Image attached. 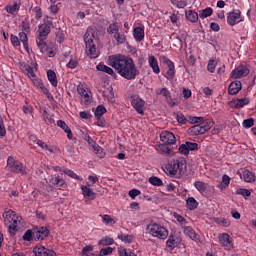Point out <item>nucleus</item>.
Here are the masks:
<instances>
[{
  "label": "nucleus",
  "mask_w": 256,
  "mask_h": 256,
  "mask_svg": "<svg viewBox=\"0 0 256 256\" xmlns=\"http://www.w3.org/2000/svg\"><path fill=\"white\" fill-rule=\"evenodd\" d=\"M108 64L110 67H113L117 73L131 81L135 79L139 75V70H137V66H135V62L125 55H112L108 57Z\"/></svg>",
  "instance_id": "nucleus-1"
},
{
  "label": "nucleus",
  "mask_w": 256,
  "mask_h": 256,
  "mask_svg": "<svg viewBox=\"0 0 256 256\" xmlns=\"http://www.w3.org/2000/svg\"><path fill=\"white\" fill-rule=\"evenodd\" d=\"M108 64L110 67H113L117 73L131 81L135 79L139 75V70H137V66H135V62L125 55H112L108 57Z\"/></svg>",
  "instance_id": "nucleus-2"
},
{
  "label": "nucleus",
  "mask_w": 256,
  "mask_h": 256,
  "mask_svg": "<svg viewBox=\"0 0 256 256\" xmlns=\"http://www.w3.org/2000/svg\"><path fill=\"white\" fill-rule=\"evenodd\" d=\"M3 219L4 223L8 227V231L13 237L19 229H21V221H23V218L15 213L13 210H8L3 213Z\"/></svg>",
  "instance_id": "nucleus-3"
},
{
  "label": "nucleus",
  "mask_w": 256,
  "mask_h": 256,
  "mask_svg": "<svg viewBox=\"0 0 256 256\" xmlns=\"http://www.w3.org/2000/svg\"><path fill=\"white\" fill-rule=\"evenodd\" d=\"M187 161L183 157H179L171 161L164 169L166 175L170 177H181L183 169H185Z\"/></svg>",
  "instance_id": "nucleus-4"
},
{
  "label": "nucleus",
  "mask_w": 256,
  "mask_h": 256,
  "mask_svg": "<svg viewBox=\"0 0 256 256\" xmlns=\"http://www.w3.org/2000/svg\"><path fill=\"white\" fill-rule=\"evenodd\" d=\"M146 233L151 237L165 241L169 237V229L157 222H150L146 226Z\"/></svg>",
  "instance_id": "nucleus-5"
},
{
  "label": "nucleus",
  "mask_w": 256,
  "mask_h": 256,
  "mask_svg": "<svg viewBox=\"0 0 256 256\" xmlns=\"http://www.w3.org/2000/svg\"><path fill=\"white\" fill-rule=\"evenodd\" d=\"M94 39L95 30L93 28H88L84 34V43L86 53L91 59H97V57H99V51H97V47L95 46V43H93Z\"/></svg>",
  "instance_id": "nucleus-6"
},
{
  "label": "nucleus",
  "mask_w": 256,
  "mask_h": 256,
  "mask_svg": "<svg viewBox=\"0 0 256 256\" xmlns=\"http://www.w3.org/2000/svg\"><path fill=\"white\" fill-rule=\"evenodd\" d=\"M20 69L21 71L26 73V75H28L32 83L35 85V87H37L38 89H41L44 86L43 80L37 78V76L35 75V71L33 70V67H31L25 62H21Z\"/></svg>",
  "instance_id": "nucleus-7"
},
{
  "label": "nucleus",
  "mask_w": 256,
  "mask_h": 256,
  "mask_svg": "<svg viewBox=\"0 0 256 256\" xmlns=\"http://www.w3.org/2000/svg\"><path fill=\"white\" fill-rule=\"evenodd\" d=\"M227 23L230 27H235L239 23L243 22V16H241V10L234 9L231 12L227 13Z\"/></svg>",
  "instance_id": "nucleus-8"
},
{
  "label": "nucleus",
  "mask_w": 256,
  "mask_h": 256,
  "mask_svg": "<svg viewBox=\"0 0 256 256\" xmlns=\"http://www.w3.org/2000/svg\"><path fill=\"white\" fill-rule=\"evenodd\" d=\"M7 166L14 173H19L20 175H27V171L25 170V166L21 162H16L14 157H8Z\"/></svg>",
  "instance_id": "nucleus-9"
},
{
  "label": "nucleus",
  "mask_w": 256,
  "mask_h": 256,
  "mask_svg": "<svg viewBox=\"0 0 256 256\" xmlns=\"http://www.w3.org/2000/svg\"><path fill=\"white\" fill-rule=\"evenodd\" d=\"M77 92L78 95H80L81 101L84 103V105H89V103H91V91H89L87 85L79 84L77 86Z\"/></svg>",
  "instance_id": "nucleus-10"
},
{
  "label": "nucleus",
  "mask_w": 256,
  "mask_h": 256,
  "mask_svg": "<svg viewBox=\"0 0 256 256\" xmlns=\"http://www.w3.org/2000/svg\"><path fill=\"white\" fill-rule=\"evenodd\" d=\"M161 59L162 63L168 67L164 77L168 80L173 79V77H175V63H173V61H171L167 56H162Z\"/></svg>",
  "instance_id": "nucleus-11"
},
{
  "label": "nucleus",
  "mask_w": 256,
  "mask_h": 256,
  "mask_svg": "<svg viewBox=\"0 0 256 256\" xmlns=\"http://www.w3.org/2000/svg\"><path fill=\"white\" fill-rule=\"evenodd\" d=\"M197 149H199V144L195 142H185L179 146L178 151L181 155L187 156L190 151H197Z\"/></svg>",
  "instance_id": "nucleus-12"
},
{
  "label": "nucleus",
  "mask_w": 256,
  "mask_h": 256,
  "mask_svg": "<svg viewBox=\"0 0 256 256\" xmlns=\"http://www.w3.org/2000/svg\"><path fill=\"white\" fill-rule=\"evenodd\" d=\"M49 237V229L47 227H36L33 230V240L34 241H43Z\"/></svg>",
  "instance_id": "nucleus-13"
},
{
  "label": "nucleus",
  "mask_w": 256,
  "mask_h": 256,
  "mask_svg": "<svg viewBox=\"0 0 256 256\" xmlns=\"http://www.w3.org/2000/svg\"><path fill=\"white\" fill-rule=\"evenodd\" d=\"M160 141H162V143H165V145H175V143H177L175 134L169 131H162L160 133Z\"/></svg>",
  "instance_id": "nucleus-14"
},
{
  "label": "nucleus",
  "mask_w": 256,
  "mask_h": 256,
  "mask_svg": "<svg viewBox=\"0 0 256 256\" xmlns=\"http://www.w3.org/2000/svg\"><path fill=\"white\" fill-rule=\"evenodd\" d=\"M33 253L36 256H57L55 251L41 245L35 246L33 249Z\"/></svg>",
  "instance_id": "nucleus-15"
},
{
  "label": "nucleus",
  "mask_w": 256,
  "mask_h": 256,
  "mask_svg": "<svg viewBox=\"0 0 256 256\" xmlns=\"http://www.w3.org/2000/svg\"><path fill=\"white\" fill-rule=\"evenodd\" d=\"M247 75H249V68L243 65L238 66L231 73L232 79H241V77H245Z\"/></svg>",
  "instance_id": "nucleus-16"
},
{
  "label": "nucleus",
  "mask_w": 256,
  "mask_h": 256,
  "mask_svg": "<svg viewBox=\"0 0 256 256\" xmlns=\"http://www.w3.org/2000/svg\"><path fill=\"white\" fill-rule=\"evenodd\" d=\"M251 103V99L249 97L245 98H236L230 102V105L234 109H242V107H245Z\"/></svg>",
  "instance_id": "nucleus-17"
},
{
  "label": "nucleus",
  "mask_w": 256,
  "mask_h": 256,
  "mask_svg": "<svg viewBox=\"0 0 256 256\" xmlns=\"http://www.w3.org/2000/svg\"><path fill=\"white\" fill-rule=\"evenodd\" d=\"M131 105L132 107L135 108V110L137 111V113H139V115H144L145 114V100L141 99V98H134L131 101Z\"/></svg>",
  "instance_id": "nucleus-18"
},
{
  "label": "nucleus",
  "mask_w": 256,
  "mask_h": 256,
  "mask_svg": "<svg viewBox=\"0 0 256 256\" xmlns=\"http://www.w3.org/2000/svg\"><path fill=\"white\" fill-rule=\"evenodd\" d=\"M82 195L85 199H89L90 201H93L95 197H97V194L91 189V185L87 183L86 185L81 186Z\"/></svg>",
  "instance_id": "nucleus-19"
},
{
  "label": "nucleus",
  "mask_w": 256,
  "mask_h": 256,
  "mask_svg": "<svg viewBox=\"0 0 256 256\" xmlns=\"http://www.w3.org/2000/svg\"><path fill=\"white\" fill-rule=\"evenodd\" d=\"M220 243L227 251H231V249H233V239L227 233H223L221 235Z\"/></svg>",
  "instance_id": "nucleus-20"
},
{
  "label": "nucleus",
  "mask_w": 256,
  "mask_h": 256,
  "mask_svg": "<svg viewBox=\"0 0 256 256\" xmlns=\"http://www.w3.org/2000/svg\"><path fill=\"white\" fill-rule=\"evenodd\" d=\"M148 65L149 67H151L155 75H159L161 73V68H159V61L157 60V58H155V56L148 57Z\"/></svg>",
  "instance_id": "nucleus-21"
},
{
  "label": "nucleus",
  "mask_w": 256,
  "mask_h": 256,
  "mask_svg": "<svg viewBox=\"0 0 256 256\" xmlns=\"http://www.w3.org/2000/svg\"><path fill=\"white\" fill-rule=\"evenodd\" d=\"M50 183L58 187V189H60L61 191H65V189H67V183L59 175L56 177H52L50 179Z\"/></svg>",
  "instance_id": "nucleus-22"
},
{
  "label": "nucleus",
  "mask_w": 256,
  "mask_h": 256,
  "mask_svg": "<svg viewBox=\"0 0 256 256\" xmlns=\"http://www.w3.org/2000/svg\"><path fill=\"white\" fill-rule=\"evenodd\" d=\"M133 37L135 41L138 43L143 41L145 39V27L144 26H138L133 29Z\"/></svg>",
  "instance_id": "nucleus-23"
},
{
  "label": "nucleus",
  "mask_w": 256,
  "mask_h": 256,
  "mask_svg": "<svg viewBox=\"0 0 256 256\" xmlns=\"http://www.w3.org/2000/svg\"><path fill=\"white\" fill-rule=\"evenodd\" d=\"M240 179H243L245 183H255L256 176H255V173L249 170H244L242 174H240Z\"/></svg>",
  "instance_id": "nucleus-24"
},
{
  "label": "nucleus",
  "mask_w": 256,
  "mask_h": 256,
  "mask_svg": "<svg viewBox=\"0 0 256 256\" xmlns=\"http://www.w3.org/2000/svg\"><path fill=\"white\" fill-rule=\"evenodd\" d=\"M242 88L243 85L241 84V81H233L228 87V93L229 95H237Z\"/></svg>",
  "instance_id": "nucleus-25"
},
{
  "label": "nucleus",
  "mask_w": 256,
  "mask_h": 256,
  "mask_svg": "<svg viewBox=\"0 0 256 256\" xmlns=\"http://www.w3.org/2000/svg\"><path fill=\"white\" fill-rule=\"evenodd\" d=\"M183 233L186 235V237H189L192 241H197V232H195V229L191 226H184Z\"/></svg>",
  "instance_id": "nucleus-26"
},
{
  "label": "nucleus",
  "mask_w": 256,
  "mask_h": 256,
  "mask_svg": "<svg viewBox=\"0 0 256 256\" xmlns=\"http://www.w3.org/2000/svg\"><path fill=\"white\" fill-rule=\"evenodd\" d=\"M194 187L201 195H205V193H207V190L209 189V184L203 181H195Z\"/></svg>",
  "instance_id": "nucleus-27"
},
{
  "label": "nucleus",
  "mask_w": 256,
  "mask_h": 256,
  "mask_svg": "<svg viewBox=\"0 0 256 256\" xmlns=\"http://www.w3.org/2000/svg\"><path fill=\"white\" fill-rule=\"evenodd\" d=\"M39 37L38 39H47V35L51 33V28L47 25L41 24L38 28Z\"/></svg>",
  "instance_id": "nucleus-28"
},
{
  "label": "nucleus",
  "mask_w": 256,
  "mask_h": 256,
  "mask_svg": "<svg viewBox=\"0 0 256 256\" xmlns=\"http://www.w3.org/2000/svg\"><path fill=\"white\" fill-rule=\"evenodd\" d=\"M185 17L190 23H197L199 21V13L194 10H188L185 12Z\"/></svg>",
  "instance_id": "nucleus-29"
},
{
  "label": "nucleus",
  "mask_w": 256,
  "mask_h": 256,
  "mask_svg": "<svg viewBox=\"0 0 256 256\" xmlns=\"http://www.w3.org/2000/svg\"><path fill=\"white\" fill-rule=\"evenodd\" d=\"M190 131L193 133V135H203L207 133V128H205L203 123H201L190 128Z\"/></svg>",
  "instance_id": "nucleus-30"
},
{
  "label": "nucleus",
  "mask_w": 256,
  "mask_h": 256,
  "mask_svg": "<svg viewBox=\"0 0 256 256\" xmlns=\"http://www.w3.org/2000/svg\"><path fill=\"white\" fill-rule=\"evenodd\" d=\"M156 151L167 155L168 157L173 156V150L167 146V144H160L157 146Z\"/></svg>",
  "instance_id": "nucleus-31"
},
{
  "label": "nucleus",
  "mask_w": 256,
  "mask_h": 256,
  "mask_svg": "<svg viewBox=\"0 0 256 256\" xmlns=\"http://www.w3.org/2000/svg\"><path fill=\"white\" fill-rule=\"evenodd\" d=\"M40 113H42V119L45 121V123L52 125V123H55V120L53 119V115H51L47 108L41 109Z\"/></svg>",
  "instance_id": "nucleus-32"
},
{
  "label": "nucleus",
  "mask_w": 256,
  "mask_h": 256,
  "mask_svg": "<svg viewBox=\"0 0 256 256\" xmlns=\"http://www.w3.org/2000/svg\"><path fill=\"white\" fill-rule=\"evenodd\" d=\"M97 71H101L102 73H107L108 75H115V71L113 70V68L103 64V63H99L96 66Z\"/></svg>",
  "instance_id": "nucleus-33"
},
{
  "label": "nucleus",
  "mask_w": 256,
  "mask_h": 256,
  "mask_svg": "<svg viewBox=\"0 0 256 256\" xmlns=\"http://www.w3.org/2000/svg\"><path fill=\"white\" fill-rule=\"evenodd\" d=\"M48 81L51 83L52 87H57L59 82L57 81V74L53 70L47 71Z\"/></svg>",
  "instance_id": "nucleus-34"
},
{
  "label": "nucleus",
  "mask_w": 256,
  "mask_h": 256,
  "mask_svg": "<svg viewBox=\"0 0 256 256\" xmlns=\"http://www.w3.org/2000/svg\"><path fill=\"white\" fill-rule=\"evenodd\" d=\"M231 183V177H229V175L224 174L222 176V181L221 183L218 185V189H227V187H229V184Z\"/></svg>",
  "instance_id": "nucleus-35"
},
{
  "label": "nucleus",
  "mask_w": 256,
  "mask_h": 256,
  "mask_svg": "<svg viewBox=\"0 0 256 256\" xmlns=\"http://www.w3.org/2000/svg\"><path fill=\"white\" fill-rule=\"evenodd\" d=\"M173 217L176 219L178 225H180L182 229L187 226V219H185V217H183L181 214L174 212Z\"/></svg>",
  "instance_id": "nucleus-36"
},
{
  "label": "nucleus",
  "mask_w": 256,
  "mask_h": 256,
  "mask_svg": "<svg viewBox=\"0 0 256 256\" xmlns=\"http://www.w3.org/2000/svg\"><path fill=\"white\" fill-rule=\"evenodd\" d=\"M37 47L40 49V52L47 53L49 51V48H47V43L45 42V39L38 38L36 40Z\"/></svg>",
  "instance_id": "nucleus-37"
},
{
  "label": "nucleus",
  "mask_w": 256,
  "mask_h": 256,
  "mask_svg": "<svg viewBox=\"0 0 256 256\" xmlns=\"http://www.w3.org/2000/svg\"><path fill=\"white\" fill-rule=\"evenodd\" d=\"M20 8L21 6H19L18 3H14L12 5H7L5 7V11L9 13V15H15V13H17V11H19Z\"/></svg>",
  "instance_id": "nucleus-38"
},
{
  "label": "nucleus",
  "mask_w": 256,
  "mask_h": 256,
  "mask_svg": "<svg viewBox=\"0 0 256 256\" xmlns=\"http://www.w3.org/2000/svg\"><path fill=\"white\" fill-rule=\"evenodd\" d=\"M186 205H187L188 209H190V211H193V210L197 209V207H199V202H197V200H195L193 197H189L186 200Z\"/></svg>",
  "instance_id": "nucleus-39"
},
{
  "label": "nucleus",
  "mask_w": 256,
  "mask_h": 256,
  "mask_svg": "<svg viewBox=\"0 0 256 256\" xmlns=\"http://www.w3.org/2000/svg\"><path fill=\"white\" fill-rule=\"evenodd\" d=\"M211 15H213V8L211 7L199 11L200 19H207V17H211Z\"/></svg>",
  "instance_id": "nucleus-40"
},
{
  "label": "nucleus",
  "mask_w": 256,
  "mask_h": 256,
  "mask_svg": "<svg viewBox=\"0 0 256 256\" xmlns=\"http://www.w3.org/2000/svg\"><path fill=\"white\" fill-rule=\"evenodd\" d=\"M19 39L23 43V47L26 51H29V43L27 38V32H20Z\"/></svg>",
  "instance_id": "nucleus-41"
},
{
  "label": "nucleus",
  "mask_w": 256,
  "mask_h": 256,
  "mask_svg": "<svg viewBox=\"0 0 256 256\" xmlns=\"http://www.w3.org/2000/svg\"><path fill=\"white\" fill-rule=\"evenodd\" d=\"M107 33H109V35H116V33H119V24L117 22L110 24L107 28Z\"/></svg>",
  "instance_id": "nucleus-42"
},
{
  "label": "nucleus",
  "mask_w": 256,
  "mask_h": 256,
  "mask_svg": "<svg viewBox=\"0 0 256 256\" xmlns=\"http://www.w3.org/2000/svg\"><path fill=\"white\" fill-rule=\"evenodd\" d=\"M64 175H67L68 177H71L72 179H76L77 181H83V178L81 176L77 175L73 170L70 169H64L63 170Z\"/></svg>",
  "instance_id": "nucleus-43"
},
{
  "label": "nucleus",
  "mask_w": 256,
  "mask_h": 256,
  "mask_svg": "<svg viewBox=\"0 0 256 256\" xmlns=\"http://www.w3.org/2000/svg\"><path fill=\"white\" fill-rule=\"evenodd\" d=\"M104 97L109 103H115V93L113 92V88L104 92Z\"/></svg>",
  "instance_id": "nucleus-44"
},
{
  "label": "nucleus",
  "mask_w": 256,
  "mask_h": 256,
  "mask_svg": "<svg viewBox=\"0 0 256 256\" xmlns=\"http://www.w3.org/2000/svg\"><path fill=\"white\" fill-rule=\"evenodd\" d=\"M107 113V108L103 105H99L96 107V110L94 112L95 117H103Z\"/></svg>",
  "instance_id": "nucleus-45"
},
{
  "label": "nucleus",
  "mask_w": 256,
  "mask_h": 256,
  "mask_svg": "<svg viewBox=\"0 0 256 256\" xmlns=\"http://www.w3.org/2000/svg\"><path fill=\"white\" fill-rule=\"evenodd\" d=\"M94 153H96V155H98V157L100 159H103V157H105V152L103 151L102 147L99 146V144H95L93 147H92Z\"/></svg>",
  "instance_id": "nucleus-46"
},
{
  "label": "nucleus",
  "mask_w": 256,
  "mask_h": 256,
  "mask_svg": "<svg viewBox=\"0 0 256 256\" xmlns=\"http://www.w3.org/2000/svg\"><path fill=\"white\" fill-rule=\"evenodd\" d=\"M100 217H102V221L105 225H115V219H113L111 215L105 214Z\"/></svg>",
  "instance_id": "nucleus-47"
},
{
  "label": "nucleus",
  "mask_w": 256,
  "mask_h": 256,
  "mask_svg": "<svg viewBox=\"0 0 256 256\" xmlns=\"http://www.w3.org/2000/svg\"><path fill=\"white\" fill-rule=\"evenodd\" d=\"M166 247H168L171 250L177 247V241L175 240V236H169V238L166 241Z\"/></svg>",
  "instance_id": "nucleus-48"
},
{
  "label": "nucleus",
  "mask_w": 256,
  "mask_h": 256,
  "mask_svg": "<svg viewBox=\"0 0 256 256\" xmlns=\"http://www.w3.org/2000/svg\"><path fill=\"white\" fill-rule=\"evenodd\" d=\"M156 95H162L165 99H169V97H171V92L167 88H162L156 90Z\"/></svg>",
  "instance_id": "nucleus-49"
},
{
  "label": "nucleus",
  "mask_w": 256,
  "mask_h": 256,
  "mask_svg": "<svg viewBox=\"0 0 256 256\" xmlns=\"http://www.w3.org/2000/svg\"><path fill=\"white\" fill-rule=\"evenodd\" d=\"M236 195H242V197H251V191L247 188H239L235 192Z\"/></svg>",
  "instance_id": "nucleus-50"
},
{
  "label": "nucleus",
  "mask_w": 256,
  "mask_h": 256,
  "mask_svg": "<svg viewBox=\"0 0 256 256\" xmlns=\"http://www.w3.org/2000/svg\"><path fill=\"white\" fill-rule=\"evenodd\" d=\"M149 183H151V185H155L156 187H161V185H163V180H161V178L152 176L149 178Z\"/></svg>",
  "instance_id": "nucleus-51"
},
{
  "label": "nucleus",
  "mask_w": 256,
  "mask_h": 256,
  "mask_svg": "<svg viewBox=\"0 0 256 256\" xmlns=\"http://www.w3.org/2000/svg\"><path fill=\"white\" fill-rule=\"evenodd\" d=\"M114 39H116L117 43H119L120 45H123V43L127 41L125 34H121L119 32L114 34Z\"/></svg>",
  "instance_id": "nucleus-52"
},
{
  "label": "nucleus",
  "mask_w": 256,
  "mask_h": 256,
  "mask_svg": "<svg viewBox=\"0 0 256 256\" xmlns=\"http://www.w3.org/2000/svg\"><path fill=\"white\" fill-rule=\"evenodd\" d=\"M242 125L245 129H251V127L255 125V120L253 118H248L243 121Z\"/></svg>",
  "instance_id": "nucleus-53"
},
{
  "label": "nucleus",
  "mask_w": 256,
  "mask_h": 256,
  "mask_svg": "<svg viewBox=\"0 0 256 256\" xmlns=\"http://www.w3.org/2000/svg\"><path fill=\"white\" fill-rule=\"evenodd\" d=\"M99 245H113V243H115V240H113V238L110 237H104L101 240H99Z\"/></svg>",
  "instance_id": "nucleus-54"
},
{
  "label": "nucleus",
  "mask_w": 256,
  "mask_h": 256,
  "mask_svg": "<svg viewBox=\"0 0 256 256\" xmlns=\"http://www.w3.org/2000/svg\"><path fill=\"white\" fill-rule=\"evenodd\" d=\"M217 67V61L216 60H209L207 69L209 73H215V68Z\"/></svg>",
  "instance_id": "nucleus-55"
},
{
  "label": "nucleus",
  "mask_w": 256,
  "mask_h": 256,
  "mask_svg": "<svg viewBox=\"0 0 256 256\" xmlns=\"http://www.w3.org/2000/svg\"><path fill=\"white\" fill-rule=\"evenodd\" d=\"M118 239H120V241H123V243H131V241H133V236L131 235H118Z\"/></svg>",
  "instance_id": "nucleus-56"
},
{
  "label": "nucleus",
  "mask_w": 256,
  "mask_h": 256,
  "mask_svg": "<svg viewBox=\"0 0 256 256\" xmlns=\"http://www.w3.org/2000/svg\"><path fill=\"white\" fill-rule=\"evenodd\" d=\"M217 223L222 227H229L231 225V220L227 218H221V219H218Z\"/></svg>",
  "instance_id": "nucleus-57"
},
{
  "label": "nucleus",
  "mask_w": 256,
  "mask_h": 256,
  "mask_svg": "<svg viewBox=\"0 0 256 256\" xmlns=\"http://www.w3.org/2000/svg\"><path fill=\"white\" fill-rule=\"evenodd\" d=\"M175 119H177L178 123H181V125H185L187 123V118H185V115L182 113L180 114H174Z\"/></svg>",
  "instance_id": "nucleus-58"
},
{
  "label": "nucleus",
  "mask_w": 256,
  "mask_h": 256,
  "mask_svg": "<svg viewBox=\"0 0 256 256\" xmlns=\"http://www.w3.org/2000/svg\"><path fill=\"white\" fill-rule=\"evenodd\" d=\"M40 90L42 91V93L44 95H46V97H47V99H49V101H53V94H51V92H49V89H47V87H45V85L43 87H41Z\"/></svg>",
  "instance_id": "nucleus-59"
},
{
  "label": "nucleus",
  "mask_w": 256,
  "mask_h": 256,
  "mask_svg": "<svg viewBox=\"0 0 256 256\" xmlns=\"http://www.w3.org/2000/svg\"><path fill=\"white\" fill-rule=\"evenodd\" d=\"M57 126L60 127V129H63L64 133H66V131H69L71 129L69 128V126H67V123H65V121L63 120H58Z\"/></svg>",
  "instance_id": "nucleus-60"
},
{
  "label": "nucleus",
  "mask_w": 256,
  "mask_h": 256,
  "mask_svg": "<svg viewBox=\"0 0 256 256\" xmlns=\"http://www.w3.org/2000/svg\"><path fill=\"white\" fill-rule=\"evenodd\" d=\"M113 253V248L111 247H106L100 250V253L98 255L100 256H105V255H111Z\"/></svg>",
  "instance_id": "nucleus-61"
},
{
  "label": "nucleus",
  "mask_w": 256,
  "mask_h": 256,
  "mask_svg": "<svg viewBox=\"0 0 256 256\" xmlns=\"http://www.w3.org/2000/svg\"><path fill=\"white\" fill-rule=\"evenodd\" d=\"M33 13L35 15V19L39 20L43 17V12H41V8L39 7H35L33 8Z\"/></svg>",
  "instance_id": "nucleus-62"
},
{
  "label": "nucleus",
  "mask_w": 256,
  "mask_h": 256,
  "mask_svg": "<svg viewBox=\"0 0 256 256\" xmlns=\"http://www.w3.org/2000/svg\"><path fill=\"white\" fill-rule=\"evenodd\" d=\"M79 63L77 62V58H71L70 61L67 63V67L69 69H75Z\"/></svg>",
  "instance_id": "nucleus-63"
},
{
  "label": "nucleus",
  "mask_w": 256,
  "mask_h": 256,
  "mask_svg": "<svg viewBox=\"0 0 256 256\" xmlns=\"http://www.w3.org/2000/svg\"><path fill=\"white\" fill-rule=\"evenodd\" d=\"M24 241H32L33 239V231L27 230L23 235Z\"/></svg>",
  "instance_id": "nucleus-64"
}]
</instances>
